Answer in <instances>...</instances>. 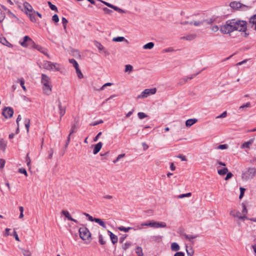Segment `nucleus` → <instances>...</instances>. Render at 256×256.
<instances>
[{"label": "nucleus", "mask_w": 256, "mask_h": 256, "mask_svg": "<svg viewBox=\"0 0 256 256\" xmlns=\"http://www.w3.org/2000/svg\"><path fill=\"white\" fill-rule=\"evenodd\" d=\"M58 108H59L60 114V120L62 116H64V114L66 113V108L62 107L61 102L60 100H58Z\"/></svg>", "instance_id": "obj_18"}, {"label": "nucleus", "mask_w": 256, "mask_h": 256, "mask_svg": "<svg viewBox=\"0 0 256 256\" xmlns=\"http://www.w3.org/2000/svg\"><path fill=\"white\" fill-rule=\"evenodd\" d=\"M138 116L140 119L142 120L145 118H146L148 116V115L144 112H139L138 114Z\"/></svg>", "instance_id": "obj_44"}, {"label": "nucleus", "mask_w": 256, "mask_h": 256, "mask_svg": "<svg viewBox=\"0 0 256 256\" xmlns=\"http://www.w3.org/2000/svg\"><path fill=\"white\" fill-rule=\"evenodd\" d=\"M242 214H248V210L246 208V206H245V204H242Z\"/></svg>", "instance_id": "obj_53"}, {"label": "nucleus", "mask_w": 256, "mask_h": 256, "mask_svg": "<svg viewBox=\"0 0 256 256\" xmlns=\"http://www.w3.org/2000/svg\"><path fill=\"white\" fill-rule=\"evenodd\" d=\"M192 196V193L191 192H188V193H186V194L178 195V198H184V197H189V196Z\"/></svg>", "instance_id": "obj_47"}, {"label": "nucleus", "mask_w": 256, "mask_h": 256, "mask_svg": "<svg viewBox=\"0 0 256 256\" xmlns=\"http://www.w3.org/2000/svg\"><path fill=\"white\" fill-rule=\"evenodd\" d=\"M256 174V168H250L242 174V178L245 180L252 178Z\"/></svg>", "instance_id": "obj_5"}, {"label": "nucleus", "mask_w": 256, "mask_h": 256, "mask_svg": "<svg viewBox=\"0 0 256 256\" xmlns=\"http://www.w3.org/2000/svg\"><path fill=\"white\" fill-rule=\"evenodd\" d=\"M154 44L152 42H148L146 44H144V46H143V48L144 49H152L154 48Z\"/></svg>", "instance_id": "obj_31"}, {"label": "nucleus", "mask_w": 256, "mask_h": 256, "mask_svg": "<svg viewBox=\"0 0 256 256\" xmlns=\"http://www.w3.org/2000/svg\"><path fill=\"white\" fill-rule=\"evenodd\" d=\"M59 66H60L59 64H58L57 63L52 62V64L51 66L52 68L50 70H54V71H57V72L59 71L60 70Z\"/></svg>", "instance_id": "obj_28"}, {"label": "nucleus", "mask_w": 256, "mask_h": 256, "mask_svg": "<svg viewBox=\"0 0 256 256\" xmlns=\"http://www.w3.org/2000/svg\"><path fill=\"white\" fill-rule=\"evenodd\" d=\"M228 172V169L226 168H224L221 170H218V172L220 175L224 176V175L226 174Z\"/></svg>", "instance_id": "obj_33"}, {"label": "nucleus", "mask_w": 256, "mask_h": 256, "mask_svg": "<svg viewBox=\"0 0 256 256\" xmlns=\"http://www.w3.org/2000/svg\"><path fill=\"white\" fill-rule=\"evenodd\" d=\"M32 48H34L35 49L38 50V51H40L42 53L44 54L48 58H50V56L48 54V50H47V49H46V48H42V46H40L39 45L36 44H35V42H34V44L32 46Z\"/></svg>", "instance_id": "obj_11"}, {"label": "nucleus", "mask_w": 256, "mask_h": 256, "mask_svg": "<svg viewBox=\"0 0 256 256\" xmlns=\"http://www.w3.org/2000/svg\"><path fill=\"white\" fill-rule=\"evenodd\" d=\"M230 215L232 216H234V218H238V219H239V218L241 216L240 212H238L236 210H231L230 212Z\"/></svg>", "instance_id": "obj_25"}, {"label": "nucleus", "mask_w": 256, "mask_h": 256, "mask_svg": "<svg viewBox=\"0 0 256 256\" xmlns=\"http://www.w3.org/2000/svg\"><path fill=\"white\" fill-rule=\"evenodd\" d=\"M102 146V142H99L97 144H96L94 146V149L93 150L94 154H98Z\"/></svg>", "instance_id": "obj_20"}, {"label": "nucleus", "mask_w": 256, "mask_h": 256, "mask_svg": "<svg viewBox=\"0 0 256 256\" xmlns=\"http://www.w3.org/2000/svg\"><path fill=\"white\" fill-rule=\"evenodd\" d=\"M234 25V19L228 20L224 24L220 26V31L224 34H230L236 30Z\"/></svg>", "instance_id": "obj_2"}, {"label": "nucleus", "mask_w": 256, "mask_h": 256, "mask_svg": "<svg viewBox=\"0 0 256 256\" xmlns=\"http://www.w3.org/2000/svg\"><path fill=\"white\" fill-rule=\"evenodd\" d=\"M198 122V120L196 118H190L186 122V126L187 127H190L194 124Z\"/></svg>", "instance_id": "obj_22"}, {"label": "nucleus", "mask_w": 256, "mask_h": 256, "mask_svg": "<svg viewBox=\"0 0 256 256\" xmlns=\"http://www.w3.org/2000/svg\"><path fill=\"white\" fill-rule=\"evenodd\" d=\"M196 37V34H189L186 36L181 37L180 39L190 41L195 39Z\"/></svg>", "instance_id": "obj_19"}, {"label": "nucleus", "mask_w": 256, "mask_h": 256, "mask_svg": "<svg viewBox=\"0 0 256 256\" xmlns=\"http://www.w3.org/2000/svg\"><path fill=\"white\" fill-rule=\"evenodd\" d=\"M95 222L98 224L100 226H102L104 228H106V224L103 220L98 218H95Z\"/></svg>", "instance_id": "obj_29"}, {"label": "nucleus", "mask_w": 256, "mask_h": 256, "mask_svg": "<svg viewBox=\"0 0 256 256\" xmlns=\"http://www.w3.org/2000/svg\"><path fill=\"white\" fill-rule=\"evenodd\" d=\"M52 20L55 22H58L59 21V18L56 14H54L52 17Z\"/></svg>", "instance_id": "obj_61"}, {"label": "nucleus", "mask_w": 256, "mask_h": 256, "mask_svg": "<svg viewBox=\"0 0 256 256\" xmlns=\"http://www.w3.org/2000/svg\"><path fill=\"white\" fill-rule=\"evenodd\" d=\"M20 45L24 47H32L34 44V42L28 36H26L23 38L22 42H20Z\"/></svg>", "instance_id": "obj_8"}, {"label": "nucleus", "mask_w": 256, "mask_h": 256, "mask_svg": "<svg viewBox=\"0 0 256 256\" xmlns=\"http://www.w3.org/2000/svg\"><path fill=\"white\" fill-rule=\"evenodd\" d=\"M135 252L138 256H143L142 248L140 246H137L135 248Z\"/></svg>", "instance_id": "obj_27"}, {"label": "nucleus", "mask_w": 256, "mask_h": 256, "mask_svg": "<svg viewBox=\"0 0 256 256\" xmlns=\"http://www.w3.org/2000/svg\"><path fill=\"white\" fill-rule=\"evenodd\" d=\"M52 63V62L50 61L44 60L41 63V66H42V68L47 70H50L52 68L51 66Z\"/></svg>", "instance_id": "obj_16"}, {"label": "nucleus", "mask_w": 256, "mask_h": 256, "mask_svg": "<svg viewBox=\"0 0 256 256\" xmlns=\"http://www.w3.org/2000/svg\"><path fill=\"white\" fill-rule=\"evenodd\" d=\"M34 14L35 13H34V12H30V13H28V16L30 20L32 22H36V19L35 16H34Z\"/></svg>", "instance_id": "obj_42"}, {"label": "nucleus", "mask_w": 256, "mask_h": 256, "mask_svg": "<svg viewBox=\"0 0 256 256\" xmlns=\"http://www.w3.org/2000/svg\"><path fill=\"white\" fill-rule=\"evenodd\" d=\"M79 233L80 238L83 240H88L90 237V233L86 227L80 228L79 229Z\"/></svg>", "instance_id": "obj_6"}, {"label": "nucleus", "mask_w": 256, "mask_h": 256, "mask_svg": "<svg viewBox=\"0 0 256 256\" xmlns=\"http://www.w3.org/2000/svg\"><path fill=\"white\" fill-rule=\"evenodd\" d=\"M240 194L239 196V198L241 199L244 196L246 189L244 188H243L242 187H240Z\"/></svg>", "instance_id": "obj_50"}, {"label": "nucleus", "mask_w": 256, "mask_h": 256, "mask_svg": "<svg viewBox=\"0 0 256 256\" xmlns=\"http://www.w3.org/2000/svg\"><path fill=\"white\" fill-rule=\"evenodd\" d=\"M22 252L24 256H31V253L29 250L22 249Z\"/></svg>", "instance_id": "obj_55"}, {"label": "nucleus", "mask_w": 256, "mask_h": 256, "mask_svg": "<svg viewBox=\"0 0 256 256\" xmlns=\"http://www.w3.org/2000/svg\"><path fill=\"white\" fill-rule=\"evenodd\" d=\"M200 72V71L198 72H197V73H196V74H192L190 76L186 77L185 78H187V81H188V80H190L192 79L194 77H195L197 75H198Z\"/></svg>", "instance_id": "obj_54"}, {"label": "nucleus", "mask_w": 256, "mask_h": 256, "mask_svg": "<svg viewBox=\"0 0 256 256\" xmlns=\"http://www.w3.org/2000/svg\"><path fill=\"white\" fill-rule=\"evenodd\" d=\"M118 229L120 231L126 232H128L129 230L132 229V227L125 228L123 226H120L118 228Z\"/></svg>", "instance_id": "obj_37"}, {"label": "nucleus", "mask_w": 256, "mask_h": 256, "mask_svg": "<svg viewBox=\"0 0 256 256\" xmlns=\"http://www.w3.org/2000/svg\"><path fill=\"white\" fill-rule=\"evenodd\" d=\"M113 84L111 82H108V83H106L105 84H104L100 88V89L98 90H104V88L107 86H112Z\"/></svg>", "instance_id": "obj_57"}, {"label": "nucleus", "mask_w": 256, "mask_h": 256, "mask_svg": "<svg viewBox=\"0 0 256 256\" xmlns=\"http://www.w3.org/2000/svg\"><path fill=\"white\" fill-rule=\"evenodd\" d=\"M103 10L104 12V13L106 14H110L112 12V10H111L110 9H108L107 8H103Z\"/></svg>", "instance_id": "obj_58"}, {"label": "nucleus", "mask_w": 256, "mask_h": 256, "mask_svg": "<svg viewBox=\"0 0 256 256\" xmlns=\"http://www.w3.org/2000/svg\"><path fill=\"white\" fill-rule=\"evenodd\" d=\"M186 82H187V78H182V79H180V81L178 82V86H182V85H183L184 84H186Z\"/></svg>", "instance_id": "obj_49"}, {"label": "nucleus", "mask_w": 256, "mask_h": 256, "mask_svg": "<svg viewBox=\"0 0 256 256\" xmlns=\"http://www.w3.org/2000/svg\"><path fill=\"white\" fill-rule=\"evenodd\" d=\"M5 18V14L0 10V22H2Z\"/></svg>", "instance_id": "obj_56"}, {"label": "nucleus", "mask_w": 256, "mask_h": 256, "mask_svg": "<svg viewBox=\"0 0 256 256\" xmlns=\"http://www.w3.org/2000/svg\"><path fill=\"white\" fill-rule=\"evenodd\" d=\"M230 6L234 10H247L250 8V6L242 4L240 2L234 1L230 4Z\"/></svg>", "instance_id": "obj_4"}, {"label": "nucleus", "mask_w": 256, "mask_h": 256, "mask_svg": "<svg viewBox=\"0 0 256 256\" xmlns=\"http://www.w3.org/2000/svg\"><path fill=\"white\" fill-rule=\"evenodd\" d=\"M156 92V88H147L144 90L140 94L138 95L137 98H147L148 96L155 94Z\"/></svg>", "instance_id": "obj_7"}, {"label": "nucleus", "mask_w": 256, "mask_h": 256, "mask_svg": "<svg viewBox=\"0 0 256 256\" xmlns=\"http://www.w3.org/2000/svg\"><path fill=\"white\" fill-rule=\"evenodd\" d=\"M181 236L184 237V238L188 240L192 244H194V239L198 238V235H190L187 234L186 233H182L180 234Z\"/></svg>", "instance_id": "obj_12"}, {"label": "nucleus", "mask_w": 256, "mask_h": 256, "mask_svg": "<svg viewBox=\"0 0 256 256\" xmlns=\"http://www.w3.org/2000/svg\"><path fill=\"white\" fill-rule=\"evenodd\" d=\"M251 107V104L250 102H246L240 106L239 109L243 110L244 108H248Z\"/></svg>", "instance_id": "obj_40"}, {"label": "nucleus", "mask_w": 256, "mask_h": 256, "mask_svg": "<svg viewBox=\"0 0 256 256\" xmlns=\"http://www.w3.org/2000/svg\"><path fill=\"white\" fill-rule=\"evenodd\" d=\"M215 20L216 18H212L209 19L204 20H202V22H204V24L206 23L208 24H212Z\"/></svg>", "instance_id": "obj_35"}, {"label": "nucleus", "mask_w": 256, "mask_h": 256, "mask_svg": "<svg viewBox=\"0 0 256 256\" xmlns=\"http://www.w3.org/2000/svg\"><path fill=\"white\" fill-rule=\"evenodd\" d=\"M174 256H184V254L182 252H177Z\"/></svg>", "instance_id": "obj_64"}, {"label": "nucleus", "mask_w": 256, "mask_h": 256, "mask_svg": "<svg viewBox=\"0 0 256 256\" xmlns=\"http://www.w3.org/2000/svg\"><path fill=\"white\" fill-rule=\"evenodd\" d=\"M48 4L52 10H54L56 12H58V8L55 5L52 4L50 2H48Z\"/></svg>", "instance_id": "obj_41"}, {"label": "nucleus", "mask_w": 256, "mask_h": 256, "mask_svg": "<svg viewBox=\"0 0 256 256\" xmlns=\"http://www.w3.org/2000/svg\"><path fill=\"white\" fill-rule=\"evenodd\" d=\"M78 127L76 126V124H72L70 130V132L68 136H71V135L76 132L78 130Z\"/></svg>", "instance_id": "obj_30"}, {"label": "nucleus", "mask_w": 256, "mask_h": 256, "mask_svg": "<svg viewBox=\"0 0 256 256\" xmlns=\"http://www.w3.org/2000/svg\"><path fill=\"white\" fill-rule=\"evenodd\" d=\"M250 22L253 25H255L256 28V17H254V16L250 18Z\"/></svg>", "instance_id": "obj_48"}, {"label": "nucleus", "mask_w": 256, "mask_h": 256, "mask_svg": "<svg viewBox=\"0 0 256 256\" xmlns=\"http://www.w3.org/2000/svg\"><path fill=\"white\" fill-rule=\"evenodd\" d=\"M236 30L242 32V36L247 37L249 34L246 32V22L244 20L234 19Z\"/></svg>", "instance_id": "obj_1"}, {"label": "nucleus", "mask_w": 256, "mask_h": 256, "mask_svg": "<svg viewBox=\"0 0 256 256\" xmlns=\"http://www.w3.org/2000/svg\"><path fill=\"white\" fill-rule=\"evenodd\" d=\"M133 67L130 64H127L125 66V72H130L132 70Z\"/></svg>", "instance_id": "obj_45"}, {"label": "nucleus", "mask_w": 256, "mask_h": 256, "mask_svg": "<svg viewBox=\"0 0 256 256\" xmlns=\"http://www.w3.org/2000/svg\"><path fill=\"white\" fill-rule=\"evenodd\" d=\"M76 68V73L77 74L78 78H83V77H84L83 74H82V72H81V70L79 68V67L78 66L77 68Z\"/></svg>", "instance_id": "obj_36"}, {"label": "nucleus", "mask_w": 256, "mask_h": 256, "mask_svg": "<svg viewBox=\"0 0 256 256\" xmlns=\"http://www.w3.org/2000/svg\"><path fill=\"white\" fill-rule=\"evenodd\" d=\"M24 12L27 15H28V14L30 12H36L33 10L32 6L28 2H26L24 3Z\"/></svg>", "instance_id": "obj_13"}, {"label": "nucleus", "mask_w": 256, "mask_h": 256, "mask_svg": "<svg viewBox=\"0 0 256 256\" xmlns=\"http://www.w3.org/2000/svg\"><path fill=\"white\" fill-rule=\"evenodd\" d=\"M204 24V22L202 21H194V25L198 26L202 24Z\"/></svg>", "instance_id": "obj_62"}, {"label": "nucleus", "mask_w": 256, "mask_h": 256, "mask_svg": "<svg viewBox=\"0 0 256 256\" xmlns=\"http://www.w3.org/2000/svg\"><path fill=\"white\" fill-rule=\"evenodd\" d=\"M18 82H19L20 84V86L22 88V89L24 90V91H26V88L24 86V80L22 78L18 80Z\"/></svg>", "instance_id": "obj_39"}, {"label": "nucleus", "mask_w": 256, "mask_h": 256, "mask_svg": "<svg viewBox=\"0 0 256 256\" xmlns=\"http://www.w3.org/2000/svg\"><path fill=\"white\" fill-rule=\"evenodd\" d=\"M6 144L4 143V142L2 140H0V150H4L6 148Z\"/></svg>", "instance_id": "obj_52"}, {"label": "nucleus", "mask_w": 256, "mask_h": 256, "mask_svg": "<svg viewBox=\"0 0 256 256\" xmlns=\"http://www.w3.org/2000/svg\"><path fill=\"white\" fill-rule=\"evenodd\" d=\"M186 252L188 256H192L194 254V251L192 246H186Z\"/></svg>", "instance_id": "obj_24"}, {"label": "nucleus", "mask_w": 256, "mask_h": 256, "mask_svg": "<svg viewBox=\"0 0 256 256\" xmlns=\"http://www.w3.org/2000/svg\"><path fill=\"white\" fill-rule=\"evenodd\" d=\"M124 40L127 41V40H126L125 39V38L123 36H118V37L114 38L112 39L113 42H123Z\"/></svg>", "instance_id": "obj_32"}, {"label": "nucleus", "mask_w": 256, "mask_h": 256, "mask_svg": "<svg viewBox=\"0 0 256 256\" xmlns=\"http://www.w3.org/2000/svg\"><path fill=\"white\" fill-rule=\"evenodd\" d=\"M0 42L9 48L12 46V45L4 37H0Z\"/></svg>", "instance_id": "obj_21"}, {"label": "nucleus", "mask_w": 256, "mask_h": 256, "mask_svg": "<svg viewBox=\"0 0 256 256\" xmlns=\"http://www.w3.org/2000/svg\"><path fill=\"white\" fill-rule=\"evenodd\" d=\"M18 172L24 174L25 176H27L28 174L25 168H20L18 169Z\"/></svg>", "instance_id": "obj_60"}, {"label": "nucleus", "mask_w": 256, "mask_h": 256, "mask_svg": "<svg viewBox=\"0 0 256 256\" xmlns=\"http://www.w3.org/2000/svg\"><path fill=\"white\" fill-rule=\"evenodd\" d=\"M226 116H227V112L226 111H224L221 114L216 116V118H226Z\"/></svg>", "instance_id": "obj_63"}, {"label": "nucleus", "mask_w": 256, "mask_h": 256, "mask_svg": "<svg viewBox=\"0 0 256 256\" xmlns=\"http://www.w3.org/2000/svg\"><path fill=\"white\" fill-rule=\"evenodd\" d=\"M19 210L20 212V214L19 216V218H22L24 217V208L22 206H20Z\"/></svg>", "instance_id": "obj_51"}, {"label": "nucleus", "mask_w": 256, "mask_h": 256, "mask_svg": "<svg viewBox=\"0 0 256 256\" xmlns=\"http://www.w3.org/2000/svg\"><path fill=\"white\" fill-rule=\"evenodd\" d=\"M166 224L164 222H158L156 221L150 222V227L154 228H166Z\"/></svg>", "instance_id": "obj_10"}, {"label": "nucleus", "mask_w": 256, "mask_h": 256, "mask_svg": "<svg viewBox=\"0 0 256 256\" xmlns=\"http://www.w3.org/2000/svg\"><path fill=\"white\" fill-rule=\"evenodd\" d=\"M62 214L66 216L69 220L72 221L76 224H78V222L77 220L74 219L70 215L69 212L66 210H63L62 212Z\"/></svg>", "instance_id": "obj_15"}, {"label": "nucleus", "mask_w": 256, "mask_h": 256, "mask_svg": "<svg viewBox=\"0 0 256 256\" xmlns=\"http://www.w3.org/2000/svg\"><path fill=\"white\" fill-rule=\"evenodd\" d=\"M180 249L179 245L176 242H173L171 244V250L174 252H178Z\"/></svg>", "instance_id": "obj_26"}, {"label": "nucleus", "mask_w": 256, "mask_h": 256, "mask_svg": "<svg viewBox=\"0 0 256 256\" xmlns=\"http://www.w3.org/2000/svg\"><path fill=\"white\" fill-rule=\"evenodd\" d=\"M24 125L26 128L27 132L29 131V128L30 126V119L26 118L24 120Z\"/></svg>", "instance_id": "obj_34"}, {"label": "nucleus", "mask_w": 256, "mask_h": 256, "mask_svg": "<svg viewBox=\"0 0 256 256\" xmlns=\"http://www.w3.org/2000/svg\"><path fill=\"white\" fill-rule=\"evenodd\" d=\"M254 139H250L248 142H244L241 148H250V146L253 143Z\"/></svg>", "instance_id": "obj_23"}, {"label": "nucleus", "mask_w": 256, "mask_h": 256, "mask_svg": "<svg viewBox=\"0 0 256 256\" xmlns=\"http://www.w3.org/2000/svg\"><path fill=\"white\" fill-rule=\"evenodd\" d=\"M94 45L100 50H103L106 56H108L110 53L106 50L105 48L98 42L94 41Z\"/></svg>", "instance_id": "obj_14"}, {"label": "nucleus", "mask_w": 256, "mask_h": 256, "mask_svg": "<svg viewBox=\"0 0 256 256\" xmlns=\"http://www.w3.org/2000/svg\"><path fill=\"white\" fill-rule=\"evenodd\" d=\"M228 148V145L226 144H220L218 146V148L220 150L226 149Z\"/></svg>", "instance_id": "obj_59"}, {"label": "nucleus", "mask_w": 256, "mask_h": 256, "mask_svg": "<svg viewBox=\"0 0 256 256\" xmlns=\"http://www.w3.org/2000/svg\"><path fill=\"white\" fill-rule=\"evenodd\" d=\"M69 62L73 64L74 68L78 66V64L77 62L74 58L69 59Z\"/></svg>", "instance_id": "obj_43"}, {"label": "nucleus", "mask_w": 256, "mask_h": 256, "mask_svg": "<svg viewBox=\"0 0 256 256\" xmlns=\"http://www.w3.org/2000/svg\"><path fill=\"white\" fill-rule=\"evenodd\" d=\"M41 82L43 84L44 93L49 95L52 92V86L50 78L46 74H42Z\"/></svg>", "instance_id": "obj_3"}, {"label": "nucleus", "mask_w": 256, "mask_h": 256, "mask_svg": "<svg viewBox=\"0 0 256 256\" xmlns=\"http://www.w3.org/2000/svg\"><path fill=\"white\" fill-rule=\"evenodd\" d=\"M2 114L6 118H10L14 114V110L11 107H6L3 109Z\"/></svg>", "instance_id": "obj_9"}, {"label": "nucleus", "mask_w": 256, "mask_h": 256, "mask_svg": "<svg viewBox=\"0 0 256 256\" xmlns=\"http://www.w3.org/2000/svg\"><path fill=\"white\" fill-rule=\"evenodd\" d=\"M108 232L109 234L112 242L114 244L117 243L118 242V236L110 230H108Z\"/></svg>", "instance_id": "obj_17"}, {"label": "nucleus", "mask_w": 256, "mask_h": 256, "mask_svg": "<svg viewBox=\"0 0 256 256\" xmlns=\"http://www.w3.org/2000/svg\"><path fill=\"white\" fill-rule=\"evenodd\" d=\"M132 246V243L130 242H126L122 245V248L124 250H128L130 246Z\"/></svg>", "instance_id": "obj_38"}, {"label": "nucleus", "mask_w": 256, "mask_h": 256, "mask_svg": "<svg viewBox=\"0 0 256 256\" xmlns=\"http://www.w3.org/2000/svg\"><path fill=\"white\" fill-rule=\"evenodd\" d=\"M99 242L102 244L104 245L106 244V241L104 240L103 236L102 234H99L98 236Z\"/></svg>", "instance_id": "obj_46"}]
</instances>
